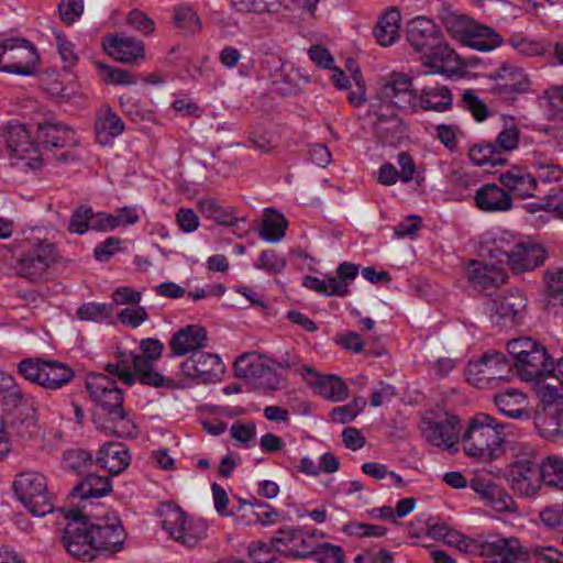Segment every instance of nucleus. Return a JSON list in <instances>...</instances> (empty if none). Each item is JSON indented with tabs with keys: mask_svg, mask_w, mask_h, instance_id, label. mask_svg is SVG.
<instances>
[{
	"mask_svg": "<svg viewBox=\"0 0 563 563\" xmlns=\"http://www.w3.org/2000/svg\"><path fill=\"white\" fill-rule=\"evenodd\" d=\"M56 46L65 69L73 68L78 62L74 44L62 33H56Z\"/></svg>",
	"mask_w": 563,
	"mask_h": 563,
	"instance_id": "nucleus-61",
	"label": "nucleus"
},
{
	"mask_svg": "<svg viewBox=\"0 0 563 563\" xmlns=\"http://www.w3.org/2000/svg\"><path fill=\"white\" fill-rule=\"evenodd\" d=\"M540 387L542 401L547 402V413L541 418L540 423L553 433L560 432V422L555 421L556 416L563 419V357L554 365L551 378Z\"/></svg>",
	"mask_w": 563,
	"mask_h": 563,
	"instance_id": "nucleus-14",
	"label": "nucleus"
},
{
	"mask_svg": "<svg viewBox=\"0 0 563 563\" xmlns=\"http://www.w3.org/2000/svg\"><path fill=\"white\" fill-rule=\"evenodd\" d=\"M66 520L62 542L74 558L93 561L122 550L126 533L117 517H96L78 508L60 509Z\"/></svg>",
	"mask_w": 563,
	"mask_h": 563,
	"instance_id": "nucleus-1",
	"label": "nucleus"
},
{
	"mask_svg": "<svg viewBox=\"0 0 563 563\" xmlns=\"http://www.w3.org/2000/svg\"><path fill=\"white\" fill-rule=\"evenodd\" d=\"M532 166L537 172V176H534L537 180L539 179L543 183H554L559 181L562 177V168L552 159L544 156L534 154Z\"/></svg>",
	"mask_w": 563,
	"mask_h": 563,
	"instance_id": "nucleus-53",
	"label": "nucleus"
},
{
	"mask_svg": "<svg viewBox=\"0 0 563 563\" xmlns=\"http://www.w3.org/2000/svg\"><path fill=\"white\" fill-rule=\"evenodd\" d=\"M503 37L494 29L475 21L462 45L481 52H489L500 46Z\"/></svg>",
	"mask_w": 563,
	"mask_h": 563,
	"instance_id": "nucleus-39",
	"label": "nucleus"
},
{
	"mask_svg": "<svg viewBox=\"0 0 563 563\" xmlns=\"http://www.w3.org/2000/svg\"><path fill=\"white\" fill-rule=\"evenodd\" d=\"M8 428L22 439H30L37 432L35 411L22 413L7 420Z\"/></svg>",
	"mask_w": 563,
	"mask_h": 563,
	"instance_id": "nucleus-52",
	"label": "nucleus"
},
{
	"mask_svg": "<svg viewBox=\"0 0 563 563\" xmlns=\"http://www.w3.org/2000/svg\"><path fill=\"white\" fill-rule=\"evenodd\" d=\"M303 286L324 296L345 297V286L342 283H335V276H324L322 278L306 276Z\"/></svg>",
	"mask_w": 563,
	"mask_h": 563,
	"instance_id": "nucleus-46",
	"label": "nucleus"
},
{
	"mask_svg": "<svg viewBox=\"0 0 563 563\" xmlns=\"http://www.w3.org/2000/svg\"><path fill=\"white\" fill-rule=\"evenodd\" d=\"M207 344L206 330L197 324L181 328L173 334L169 346L174 355L183 356L189 353H196L197 350Z\"/></svg>",
	"mask_w": 563,
	"mask_h": 563,
	"instance_id": "nucleus-28",
	"label": "nucleus"
},
{
	"mask_svg": "<svg viewBox=\"0 0 563 563\" xmlns=\"http://www.w3.org/2000/svg\"><path fill=\"white\" fill-rule=\"evenodd\" d=\"M93 218L92 209L86 206L77 208L69 220L68 229L71 233L84 234L91 229Z\"/></svg>",
	"mask_w": 563,
	"mask_h": 563,
	"instance_id": "nucleus-59",
	"label": "nucleus"
},
{
	"mask_svg": "<svg viewBox=\"0 0 563 563\" xmlns=\"http://www.w3.org/2000/svg\"><path fill=\"white\" fill-rule=\"evenodd\" d=\"M478 549L486 563H521L527 559V553L516 537L492 534L481 542Z\"/></svg>",
	"mask_w": 563,
	"mask_h": 563,
	"instance_id": "nucleus-15",
	"label": "nucleus"
},
{
	"mask_svg": "<svg viewBox=\"0 0 563 563\" xmlns=\"http://www.w3.org/2000/svg\"><path fill=\"white\" fill-rule=\"evenodd\" d=\"M470 487L495 511L515 512L517 510V504L512 497L489 478L475 476L471 479Z\"/></svg>",
	"mask_w": 563,
	"mask_h": 563,
	"instance_id": "nucleus-19",
	"label": "nucleus"
},
{
	"mask_svg": "<svg viewBox=\"0 0 563 563\" xmlns=\"http://www.w3.org/2000/svg\"><path fill=\"white\" fill-rule=\"evenodd\" d=\"M297 372L303 379L312 385L317 393L333 402L342 401L349 396V389L345 383L334 375H319L311 366H299Z\"/></svg>",
	"mask_w": 563,
	"mask_h": 563,
	"instance_id": "nucleus-20",
	"label": "nucleus"
},
{
	"mask_svg": "<svg viewBox=\"0 0 563 563\" xmlns=\"http://www.w3.org/2000/svg\"><path fill=\"white\" fill-rule=\"evenodd\" d=\"M40 56L35 46L24 38H9L0 43V70L30 76L36 70Z\"/></svg>",
	"mask_w": 563,
	"mask_h": 563,
	"instance_id": "nucleus-12",
	"label": "nucleus"
},
{
	"mask_svg": "<svg viewBox=\"0 0 563 563\" xmlns=\"http://www.w3.org/2000/svg\"><path fill=\"white\" fill-rule=\"evenodd\" d=\"M254 266L268 273H277L285 266V261L274 251H263Z\"/></svg>",
	"mask_w": 563,
	"mask_h": 563,
	"instance_id": "nucleus-64",
	"label": "nucleus"
},
{
	"mask_svg": "<svg viewBox=\"0 0 563 563\" xmlns=\"http://www.w3.org/2000/svg\"><path fill=\"white\" fill-rule=\"evenodd\" d=\"M124 129L123 120L110 107L100 109L95 122L96 139L99 144L103 146L111 144Z\"/></svg>",
	"mask_w": 563,
	"mask_h": 563,
	"instance_id": "nucleus-33",
	"label": "nucleus"
},
{
	"mask_svg": "<svg viewBox=\"0 0 563 563\" xmlns=\"http://www.w3.org/2000/svg\"><path fill=\"white\" fill-rule=\"evenodd\" d=\"M225 367L218 354L194 353L180 365L185 378L195 379L197 384H211L221 379Z\"/></svg>",
	"mask_w": 563,
	"mask_h": 563,
	"instance_id": "nucleus-16",
	"label": "nucleus"
},
{
	"mask_svg": "<svg viewBox=\"0 0 563 563\" xmlns=\"http://www.w3.org/2000/svg\"><path fill=\"white\" fill-rule=\"evenodd\" d=\"M86 388L97 405L93 423L98 430L119 438H133L137 434L133 419L123 408L122 391L109 375L89 374Z\"/></svg>",
	"mask_w": 563,
	"mask_h": 563,
	"instance_id": "nucleus-3",
	"label": "nucleus"
},
{
	"mask_svg": "<svg viewBox=\"0 0 563 563\" xmlns=\"http://www.w3.org/2000/svg\"><path fill=\"white\" fill-rule=\"evenodd\" d=\"M498 181L508 192L521 199L533 197L538 188L537 178L521 166H512L500 173Z\"/></svg>",
	"mask_w": 563,
	"mask_h": 563,
	"instance_id": "nucleus-25",
	"label": "nucleus"
},
{
	"mask_svg": "<svg viewBox=\"0 0 563 563\" xmlns=\"http://www.w3.org/2000/svg\"><path fill=\"white\" fill-rule=\"evenodd\" d=\"M130 454L125 444L121 442H107L96 457V463L108 470L111 475L122 473L130 465Z\"/></svg>",
	"mask_w": 563,
	"mask_h": 563,
	"instance_id": "nucleus-32",
	"label": "nucleus"
},
{
	"mask_svg": "<svg viewBox=\"0 0 563 563\" xmlns=\"http://www.w3.org/2000/svg\"><path fill=\"white\" fill-rule=\"evenodd\" d=\"M112 489L108 476L97 474L87 475L71 492L73 496L81 499L101 498Z\"/></svg>",
	"mask_w": 563,
	"mask_h": 563,
	"instance_id": "nucleus-42",
	"label": "nucleus"
},
{
	"mask_svg": "<svg viewBox=\"0 0 563 563\" xmlns=\"http://www.w3.org/2000/svg\"><path fill=\"white\" fill-rule=\"evenodd\" d=\"M462 103L465 110H467L478 122L486 120L489 115L487 106L472 89H466L463 91Z\"/></svg>",
	"mask_w": 563,
	"mask_h": 563,
	"instance_id": "nucleus-57",
	"label": "nucleus"
},
{
	"mask_svg": "<svg viewBox=\"0 0 563 563\" xmlns=\"http://www.w3.org/2000/svg\"><path fill=\"white\" fill-rule=\"evenodd\" d=\"M475 20L457 13H450L444 19V25L448 32L451 34L461 45L464 43L467 34L471 31Z\"/></svg>",
	"mask_w": 563,
	"mask_h": 563,
	"instance_id": "nucleus-49",
	"label": "nucleus"
},
{
	"mask_svg": "<svg viewBox=\"0 0 563 563\" xmlns=\"http://www.w3.org/2000/svg\"><path fill=\"white\" fill-rule=\"evenodd\" d=\"M468 157L471 162L476 166H484L486 164L495 166L506 163V159L497 154L493 142H482L474 144L468 151Z\"/></svg>",
	"mask_w": 563,
	"mask_h": 563,
	"instance_id": "nucleus-47",
	"label": "nucleus"
},
{
	"mask_svg": "<svg viewBox=\"0 0 563 563\" xmlns=\"http://www.w3.org/2000/svg\"><path fill=\"white\" fill-rule=\"evenodd\" d=\"M539 466L541 481L549 486L563 490V457L548 456Z\"/></svg>",
	"mask_w": 563,
	"mask_h": 563,
	"instance_id": "nucleus-48",
	"label": "nucleus"
},
{
	"mask_svg": "<svg viewBox=\"0 0 563 563\" xmlns=\"http://www.w3.org/2000/svg\"><path fill=\"white\" fill-rule=\"evenodd\" d=\"M275 550L291 559L300 560L312 556L314 544L309 543L306 527H286L276 532L272 539Z\"/></svg>",
	"mask_w": 563,
	"mask_h": 563,
	"instance_id": "nucleus-17",
	"label": "nucleus"
},
{
	"mask_svg": "<svg viewBox=\"0 0 563 563\" xmlns=\"http://www.w3.org/2000/svg\"><path fill=\"white\" fill-rule=\"evenodd\" d=\"M503 82L495 88L496 93L503 99H514L518 93H522L529 89L530 80L522 69L504 66L499 74Z\"/></svg>",
	"mask_w": 563,
	"mask_h": 563,
	"instance_id": "nucleus-35",
	"label": "nucleus"
},
{
	"mask_svg": "<svg viewBox=\"0 0 563 563\" xmlns=\"http://www.w3.org/2000/svg\"><path fill=\"white\" fill-rule=\"evenodd\" d=\"M494 401L499 412L508 418H529L526 395L518 389L507 388L495 395Z\"/></svg>",
	"mask_w": 563,
	"mask_h": 563,
	"instance_id": "nucleus-37",
	"label": "nucleus"
},
{
	"mask_svg": "<svg viewBox=\"0 0 563 563\" xmlns=\"http://www.w3.org/2000/svg\"><path fill=\"white\" fill-rule=\"evenodd\" d=\"M311 558H316L319 563H344L342 548L328 542L314 544Z\"/></svg>",
	"mask_w": 563,
	"mask_h": 563,
	"instance_id": "nucleus-58",
	"label": "nucleus"
},
{
	"mask_svg": "<svg viewBox=\"0 0 563 563\" xmlns=\"http://www.w3.org/2000/svg\"><path fill=\"white\" fill-rule=\"evenodd\" d=\"M467 275L474 286L483 289L500 287L508 278L503 267L482 261H471Z\"/></svg>",
	"mask_w": 563,
	"mask_h": 563,
	"instance_id": "nucleus-29",
	"label": "nucleus"
},
{
	"mask_svg": "<svg viewBox=\"0 0 563 563\" xmlns=\"http://www.w3.org/2000/svg\"><path fill=\"white\" fill-rule=\"evenodd\" d=\"M175 25L186 33H195L200 30L201 22L196 12L187 5H178L174 10Z\"/></svg>",
	"mask_w": 563,
	"mask_h": 563,
	"instance_id": "nucleus-56",
	"label": "nucleus"
},
{
	"mask_svg": "<svg viewBox=\"0 0 563 563\" xmlns=\"http://www.w3.org/2000/svg\"><path fill=\"white\" fill-rule=\"evenodd\" d=\"M76 314L80 320L99 322L110 316V309L104 303L89 302L79 307Z\"/></svg>",
	"mask_w": 563,
	"mask_h": 563,
	"instance_id": "nucleus-60",
	"label": "nucleus"
},
{
	"mask_svg": "<svg viewBox=\"0 0 563 563\" xmlns=\"http://www.w3.org/2000/svg\"><path fill=\"white\" fill-rule=\"evenodd\" d=\"M540 345V343L531 340L530 338H518L508 342V352L512 356L515 364Z\"/></svg>",
	"mask_w": 563,
	"mask_h": 563,
	"instance_id": "nucleus-62",
	"label": "nucleus"
},
{
	"mask_svg": "<svg viewBox=\"0 0 563 563\" xmlns=\"http://www.w3.org/2000/svg\"><path fill=\"white\" fill-rule=\"evenodd\" d=\"M510 372L506 356L497 351L486 352L478 360L470 361L466 366L467 380L477 388L490 387L497 380H506Z\"/></svg>",
	"mask_w": 563,
	"mask_h": 563,
	"instance_id": "nucleus-13",
	"label": "nucleus"
},
{
	"mask_svg": "<svg viewBox=\"0 0 563 563\" xmlns=\"http://www.w3.org/2000/svg\"><path fill=\"white\" fill-rule=\"evenodd\" d=\"M512 250L509 267L514 272L532 271L543 264L547 252L544 247L533 241L516 239V247Z\"/></svg>",
	"mask_w": 563,
	"mask_h": 563,
	"instance_id": "nucleus-23",
	"label": "nucleus"
},
{
	"mask_svg": "<svg viewBox=\"0 0 563 563\" xmlns=\"http://www.w3.org/2000/svg\"><path fill=\"white\" fill-rule=\"evenodd\" d=\"M18 369L26 380L49 390L60 389L75 376L68 364L55 360L25 358Z\"/></svg>",
	"mask_w": 563,
	"mask_h": 563,
	"instance_id": "nucleus-8",
	"label": "nucleus"
},
{
	"mask_svg": "<svg viewBox=\"0 0 563 563\" xmlns=\"http://www.w3.org/2000/svg\"><path fill=\"white\" fill-rule=\"evenodd\" d=\"M460 419L449 412H428L421 420L420 429L426 441L450 452L457 451Z\"/></svg>",
	"mask_w": 563,
	"mask_h": 563,
	"instance_id": "nucleus-11",
	"label": "nucleus"
},
{
	"mask_svg": "<svg viewBox=\"0 0 563 563\" xmlns=\"http://www.w3.org/2000/svg\"><path fill=\"white\" fill-rule=\"evenodd\" d=\"M287 225L284 214L266 209L258 233L264 241L275 243L284 238Z\"/></svg>",
	"mask_w": 563,
	"mask_h": 563,
	"instance_id": "nucleus-44",
	"label": "nucleus"
},
{
	"mask_svg": "<svg viewBox=\"0 0 563 563\" xmlns=\"http://www.w3.org/2000/svg\"><path fill=\"white\" fill-rule=\"evenodd\" d=\"M64 467L69 471L77 472L81 470L82 467L87 466L91 463L92 457L90 453L77 449V450H69L64 453Z\"/></svg>",
	"mask_w": 563,
	"mask_h": 563,
	"instance_id": "nucleus-63",
	"label": "nucleus"
},
{
	"mask_svg": "<svg viewBox=\"0 0 563 563\" xmlns=\"http://www.w3.org/2000/svg\"><path fill=\"white\" fill-rule=\"evenodd\" d=\"M554 365L542 345L532 350L531 353L519 360L518 363H515V367L523 380H544V384L551 378Z\"/></svg>",
	"mask_w": 563,
	"mask_h": 563,
	"instance_id": "nucleus-21",
	"label": "nucleus"
},
{
	"mask_svg": "<svg viewBox=\"0 0 563 563\" xmlns=\"http://www.w3.org/2000/svg\"><path fill=\"white\" fill-rule=\"evenodd\" d=\"M526 308V298L519 291L498 296L489 303L490 317L495 321H515Z\"/></svg>",
	"mask_w": 563,
	"mask_h": 563,
	"instance_id": "nucleus-36",
	"label": "nucleus"
},
{
	"mask_svg": "<svg viewBox=\"0 0 563 563\" xmlns=\"http://www.w3.org/2000/svg\"><path fill=\"white\" fill-rule=\"evenodd\" d=\"M162 527L168 536L184 547L194 548L206 538L207 526L188 517L180 507L165 503L161 507Z\"/></svg>",
	"mask_w": 563,
	"mask_h": 563,
	"instance_id": "nucleus-10",
	"label": "nucleus"
},
{
	"mask_svg": "<svg viewBox=\"0 0 563 563\" xmlns=\"http://www.w3.org/2000/svg\"><path fill=\"white\" fill-rule=\"evenodd\" d=\"M141 354H137V368L148 374H159L154 368L164 350V344L157 339H144L140 343Z\"/></svg>",
	"mask_w": 563,
	"mask_h": 563,
	"instance_id": "nucleus-45",
	"label": "nucleus"
},
{
	"mask_svg": "<svg viewBox=\"0 0 563 563\" xmlns=\"http://www.w3.org/2000/svg\"><path fill=\"white\" fill-rule=\"evenodd\" d=\"M441 37L439 26L424 16L415 18L407 25V41L416 51L423 52V55L440 43Z\"/></svg>",
	"mask_w": 563,
	"mask_h": 563,
	"instance_id": "nucleus-22",
	"label": "nucleus"
},
{
	"mask_svg": "<svg viewBox=\"0 0 563 563\" xmlns=\"http://www.w3.org/2000/svg\"><path fill=\"white\" fill-rule=\"evenodd\" d=\"M20 250L18 275L34 282L44 280L57 261L55 245L46 239L34 236L21 241Z\"/></svg>",
	"mask_w": 563,
	"mask_h": 563,
	"instance_id": "nucleus-6",
	"label": "nucleus"
},
{
	"mask_svg": "<svg viewBox=\"0 0 563 563\" xmlns=\"http://www.w3.org/2000/svg\"><path fill=\"white\" fill-rule=\"evenodd\" d=\"M0 156L22 172L37 170L43 165L35 141L25 125L15 121L0 124Z\"/></svg>",
	"mask_w": 563,
	"mask_h": 563,
	"instance_id": "nucleus-5",
	"label": "nucleus"
},
{
	"mask_svg": "<svg viewBox=\"0 0 563 563\" xmlns=\"http://www.w3.org/2000/svg\"><path fill=\"white\" fill-rule=\"evenodd\" d=\"M516 239L515 235L508 232H501L500 234L482 241L481 252L490 260L508 264L512 250L516 247Z\"/></svg>",
	"mask_w": 563,
	"mask_h": 563,
	"instance_id": "nucleus-38",
	"label": "nucleus"
},
{
	"mask_svg": "<svg viewBox=\"0 0 563 563\" xmlns=\"http://www.w3.org/2000/svg\"><path fill=\"white\" fill-rule=\"evenodd\" d=\"M520 131L517 126L505 125L504 129L497 134L493 145L497 154L501 157L505 153L514 152L519 146Z\"/></svg>",
	"mask_w": 563,
	"mask_h": 563,
	"instance_id": "nucleus-55",
	"label": "nucleus"
},
{
	"mask_svg": "<svg viewBox=\"0 0 563 563\" xmlns=\"http://www.w3.org/2000/svg\"><path fill=\"white\" fill-rule=\"evenodd\" d=\"M98 74L100 78L107 82L112 85H134L136 84V78L129 70L115 68L100 62L95 63Z\"/></svg>",
	"mask_w": 563,
	"mask_h": 563,
	"instance_id": "nucleus-50",
	"label": "nucleus"
},
{
	"mask_svg": "<svg viewBox=\"0 0 563 563\" xmlns=\"http://www.w3.org/2000/svg\"><path fill=\"white\" fill-rule=\"evenodd\" d=\"M198 208L203 217L213 220L220 225L233 227L239 220L244 221V218H236L232 210L222 206L214 198H203L199 201Z\"/></svg>",
	"mask_w": 563,
	"mask_h": 563,
	"instance_id": "nucleus-43",
	"label": "nucleus"
},
{
	"mask_svg": "<svg viewBox=\"0 0 563 563\" xmlns=\"http://www.w3.org/2000/svg\"><path fill=\"white\" fill-rule=\"evenodd\" d=\"M8 382L12 384H7L2 391V406L7 420L12 417L22 416L25 412L36 411L34 399L30 395L24 394L11 377L8 378Z\"/></svg>",
	"mask_w": 563,
	"mask_h": 563,
	"instance_id": "nucleus-34",
	"label": "nucleus"
},
{
	"mask_svg": "<svg viewBox=\"0 0 563 563\" xmlns=\"http://www.w3.org/2000/svg\"><path fill=\"white\" fill-rule=\"evenodd\" d=\"M401 14L396 8L387 10L377 21L374 36L382 46L393 45L399 36Z\"/></svg>",
	"mask_w": 563,
	"mask_h": 563,
	"instance_id": "nucleus-41",
	"label": "nucleus"
},
{
	"mask_svg": "<svg viewBox=\"0 0 563 563\" xmlns=\"http://www.w3.org/2000/svg\"><path fill=\"white\" fill-rule=\"evenodd\" d=\"M102 45L108 55L123 64H131L144 58V44L132 37L108 35Z\"/></svg>",
	"mask_w": 563,
	"mask_h": 563,
	"instance_id": "nucleus-26",
	"label": "nucleus"
},
{
	"mask_svg": "<svg viewBox=\"0 0 563 563\" xmlns=\"http://www.w3.org/2000/svg\"><path fill=\"white\" fill-rule=\"evenodd\" d=\"M137 354L134 352H118V363L107 364L104 369L112 376L118 377L125 385L132 386L136 379L143 385L154 388L179 389L185 386L180 379H175L163 374H148L137 368Z\"/></svg>",
	"mask_w": 563,
	"mask_h": 563,
	"instance_id": "nucleus-9",
	"label": "nucleus"
},
{
	"mask_svg": "<svg viewBox=\"0 0 563 563\" xmlns=\"http://www.w3.org/2000/svg\"><path fill=\"white\" fill-rule=\"evenodd\" d=\"M422 64L431 68L433 74H445L457 69L462 62L460 56L441 37L440 43H437L423 55Z\"/></svg>",
	"mask_w": 563,
	"mask_h": 563,
	"instance_id": "nucleus-30",
	"label": "nucleus"
},
{
	"mask_svg": "<svg viewBox=\"0 0 563 563\" xmlns=\"http://www.w3.org/2000/svg\"><path fill=\"white\" fill-rule=\"evenodd\" d=\"M475 202L477 208L485 212H503L512 208L510 194L495 184L482 186L476 191Z\"/></svg>",
	"mask_w": 563,
	"mask_h": 563,
	"instance_id": "nucleus-31",
	"label": "nucleus"
},
{
	"mask_svg": "<svg viewBox=\"0 0 563 563\" xmlns=\"http://www.w3.org/2000/svg\"><path fill=\"white\" fill-rule=\"evenodd\" d=\"M508 44L523 56H541L545 53V47L539 41L530 38L522 33H514L508 40Z\"/></svg>",
	"mask_w": 563,
	"mask_h": 563,
	"instance_id": "nucleus-51",
	"label": "nucleus"
},
{
	"mask_svg": "<svg viewBox=\"0 0 563 563\" xmlns=\"http://www.w3.org/2000/svg\"><path fill=\"white\" fill-rule=\"evenodd\" d=\"M37 130L38 137L46 148L76 147L79 145V139L76 133L69 126L60 122H40Z\"/></svg>",
	"mask_w": 563,
	"mask_h": 563,
	"instance_id": "nucleus-27",
	"label": "nucleus"
},
{
	"mask_svg": "<svg viewBox=\"0 0 563 563\" xmlns=\"http://www.w3.org/2000/svg\"><path fill=\"white\" fill-rule=\"evenodd\" d=\"M417 108L418 92L413 89L412 79L405 74L393 73L380 84L376 100L369 107V115L375 118V130L379 137L393 142L404 132L398 111Z\"/></svg>",
	"mask_w": 563,
	"mask_h": 563,
	"instance_id": "nucleus-2",
	"label": "nucleus"
},
{
	"mask_svg": "<svg viewBox=\"0 0 563 563\" xmlns=\"http://www.w3.org/2000/svg\"><path fill=\"white\" fill-rule=\"evenodd\" d=\"M236 376L246 379H256L268 376L267 389L278 388V379L267 365V360L255 353L243 354L234 363Z\"/></svg>",
	"mask_w": 563,
	"mask_h": 563,
	"instance_id": "nucleus-24",
	"label": "nucleus"
},
{
	"mask_svg": "<svg viewBox=\"0 0 563 563\" xmlns=\"http://www.w3.org/2000/svg\"><path fill=\"white\" fill-rule=\"evenodd\" d=\"M539 464L510 463L505 471L509 487L522 497L534 495L541 487Z\"/></svg>",
	"mask_w": 563,
	"mask_h": 563,
	"instance_id": "nucleus-18",
	"label": "nucleus"
},
{
	"mask_svg": "<svg viewBox=\"0 0 563 563\" xmlns=\"http://www.w3.org/2000/svg\"><path fill=\"white\" fill-rule=\"evenodd\" d=\"M12 487L18 500L34 516L43 517L54 510V497L42 473L32 470L21 472Z\"/></svg>",
	"mask_w": 563,
	"mask_h": 563,
	"instance_id": "nucleus-7",
	"label": "nucleus"
},
{
	"mask_svg": "<svg viewBox=\"0 0 563 563\" xmlns=\"http://www.w3.org/2000/svg\"><path fill=\"white\" fill-rule=\"evenodd\" d=\"M503 424L484 412L473 416L461 437L464 453L483 462L498 459L504 452Z\"/></svg>",
	"mask_w": 563,
	"mask_h": 563,
	"instance_id": "nucleus-4",
	"label": "nucleus"
},
{
	"mask_svg": "<svg viewBox=\"0 0 563 563\" xmlns=\"http://www.w3.org/2000/svg\"><path fill=\"white\" fill-rule=\"evenodd\" d=\"M119 103L124 113L136 123L153 122L155 119L154 112L151 109L145 108L132 97L121 96Z\"/></svg>",
	"mask_w": 563,
	"mask_h": 563,
	"instance_id": "nucleus-54",
	"label": "nucleus"
},
{
	"mask_svg": "<svg viewBox=\"0 0 563 563\" xmlns=\"http://www.w3.org/2000/svg\"><path fill=\"white\" fill-rule=\"evenodd\" d=\"M452 101L446 86L426 87L418 95V107L427 111L444 112L451 109Z\"/></svg>",
	"mask_w": 563,
	"mask_h": 563,
	"instance_id": "nucleus-40",
	"label": "nucleus"
}]
</instances>
